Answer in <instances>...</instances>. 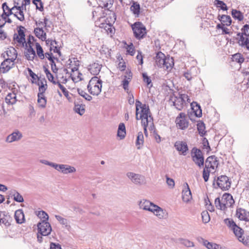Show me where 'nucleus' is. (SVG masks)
<instances>
[{
  "label": "nucleus",
  "instance_id": "f257e3e1",
  "mask_svg": "<svg viewBox=\"0 0 249 249\" xmlns=\"http://www.w3.org/2000/svg\"><path fill=\"white\" fill-rule=\"evenodd\" d=\"M136 119L137 120H141L144 135L147 137L148 136L147 129L152 130L154 126L153 118L149 106L146 104H142L137 100L136 101Z\"/></svg>",
  "mask_w": 249,
  "mask_h": 249
},
{
  "label": "nucleus",
  "instance_id": "f03ea898",
  "mask_svg": "<svg viewBox=\"0 0 249 249\" xmlns=\"http://www.w3.org/2000/svg\"><path fill=\"white\" fill-rule=\"evenodd\" d=\"M139 205L141 209L153 213L160 219L163 218L165 216V212L160 207L148 200H142Z\"/></svg>",
  "mask_w": 249,
  "mask_h": 249
},
{
  "label": "nucleus",
  "instance_id": "7ed1b4c3",
  "mask_svg": "<svg viewBox=\"0 0 249 249\" xmlns=\"http://www.w3.org/2000/svg\"><path fill=\"white\" fill-rule=\"evenodd\" d=\"M103 81L99 77L94 76L89 80L87 88L89 92L94 96L98 95L101 92Z\"/></svg>",
  "mask_w": 249,
  "mask_h": 249
},
{
  "label": "nucleus",
  "instance_id": "20e7f679",
  "mask_svg": "<svg viewBox=\"0 0 249 249\" xmlns=\"http://www.w3.org/2000/svg\"><path fill=\"white\" fill-rule=\"evenodd\" d=\"M191 156L193 161L199 168L203 166L204 159L202 152L199 149L193 148L192 150Z\"/></svg>",
  "mask_w": 249,
  "mask_h": 249
},
{
  "label": "nucleus",
  "instance_id": "39448f33",
  "mask_svg": "<svg viewBox=\"0 0 249 249\" xmlns=\"http://www.w3.org/2000/svg\"><path fill=\"white\" fill-rule=\"evenodd\" d=\"M134 36L137 39L142 38L146 34V29L140 22H135L132 25Z\"/></svg>",
  "mask_w": 249,
  "mask_h": 249
},
{
  "label": "nucleus",
  "instance_id": "423d86ee",
  "mask_svg": "<svg viewBox=\"0 0 249 249\" xmlns=\"http://www.w3.org/2000/svg\"><path fill=\"white\" fill-rule=\"evenodd\" d=\"M126 176L136 185H143L146 184V180L144 176L135 174L133 172H128Z\"/></svg>",
  "mask_w": 249,
  "mask_h": 249
},
{
  "label": "nucleus",
  "instance_id": "0eeeda50",
  "mask_svg": "<svg viewBox=\"0 0 249 249\" xmlns=\"http://www.w3.org/2000/svg\"><path fill=\"white\" fill-rule=\"evenodd\" d=\"M216 184L221 190H227L231 187V182L227 176L222 175L218 177Z\"/></svg>",
  "mask_w": 249,
  "mask_h": 249
},
{
  "label": "nucleus",
  "instance_id": "6e6552de",
  "mask_svg": "<svg viewBox=\"0 0 249 249\" xmlns=\"http://www.w3.org/2000/svg\"><path fill=\"white\" fill-rule=\"evenodd\" d=\"M37 227L38 232L43 236L49 235L52 231L51 225L47 221H41L37 224Z\"/></svg>",
  "mask_w": 249,
  "mask_h": 249
},
{
  "label": "nucleus",
  "instance_id": "1a4fd4ad",
  "mask_svg": "<svg viewBox=\"0 0 249 249\" xmlns=\"http://www.w3.org/2000/svg\"><path fill=\"white\" fill-rule=\"evenodd\" d=\"M54 169L63 174L74 173L76 171V168L74 166L69 164L56 163Z\"/></svg>",
  "mask_w": 249,
  "mask_h": 249
},
{
  "label": "nucleus",
  "instance_id": "9d476101",
  "mask_svg": "<svg viewBox=\"0 0 249 249\" xmlns=\"http://www.w3.org/2000/svg\"><path fill=\"white\" fill-rule=\"evenodd\" d=\"M169 101L178 110H182L183 107L184 103L179 95V93L177 94L173 93L171 95Z\"/></svg>",
  "mask_w": 249,
  "mask_h": 249
},
{
  "label": "nucleus",
  "instance_id": "9b49d317",
  "mask_svg": "<svg viewBox=\"0 0 249 249\" xmlns=\"http://www.w3.org/2000/svg\"><path fill=\"white\" fill-rule=\"evenodd\" d=\"M219 164L217 158L215 156H209L205 160V167L214 172Z\"/></svg>",
  "mask_w": 249,
  "mask_h": 249
},
{
  "label": "nucleus",
  "instance_id": "f8f14e48",
  "mask_svg": "<svg viewBox=\"0 0 249 249\" xmlns=\"http://www.w3.org/2000/svg\"><path fill=\"white\" fill-rule=\"evenodd\" d=\"M177 127L180 129H185L188 126V122L184 113H180L175 121Z\"/></svg>",
  "mask_w": 249,
  "mask_h": 249
},
{
  "label": "nucleus",
  "instance_id": "ddd939ff",
  "mask_svg": "<svg viewBox=\"0 0 249 249\" xmlns=\"http://www.w3.org/2000/svg\"><path fill=\"white\" fill-rule=\"evenodd\" d=\"M231 230L233 231L234 234L240 242H242L245 245H249V239H245L243 236L244 231L242 229L236 225Z\"/></svg>",
  "mask_w": 249,
  "mask_h": 249
},
{
  "label": "nucleus",
  "instance_id": "4468645a",
  "mask_svg": "<svg viewBox=\"0 0 249 249\" xmlns=\"http://www.w3.org/2000/svg\"><path fill=\"white\" fill-rule=\"evenodd\" d=\"M3 57L5 58V60L1 64L0 70L1 72L5 73L12 68L14 64V62L15 61L9 60L8 58H6L5 54H4Z\"/></svg>",
  "mask_w": 249,
  "mask_h": 249
},
{
  "label": "nucleus",
  "instance_id": "2eb2a0df",
  "mask_svg": "<svg viewBox=\"0 0 249 249\" xmlns=\"http://www.w3.org/2000/svg\"><path fill=\"white\" fill-rule=\"evenodd\" d=\"M184 188L182 192V198L184 202L187 203L192 199V194L187 182L184 184Z\"/></svg>",
  "mask_w": 249,
  "mask_h": 249
},
{
  "label": "nucleus",
  "instance_id": "dca6fc26",
  "mask_svg": "<svg viewBox=\"0 0 249 249\" xmlns=\"http://www.w3.org/2000/svg\"><path fill=\"white\" fill-rule=\"evenodd\" d=\"M28 43L29 44V46L26 45L27 49L24 52L25 56L28 60L33 61L36 56V53L35 50L31 45V44L32 43L31 41L29 40Z\"/></svg>",
  "mask_w": 249,
  "mask_h": 249
},
{
  "label": "nucleus",
  "instance_id": "f3484780",
  "mask_svg": "<svg viewBox=\"0 0 249 249\" xmlns=\"http://www.w3.org/2000/svg\"><path fill=\"white\" fill-rule=\"evenodd\" d=\"M177 150L179 151L181 154L185 156L188 150L187 143L182 141H177L174 145Z\"/></svg>",
  "mask_w": 249,
  "mask_h": 249
},
{
  "label": "nucleus",
  "instance_id": "a211bd4d",
  "mask_svg": "<svg viewBox=\"0 0 249 249\" xmlns=\"http://www.w3.org/2000/svg\"><path fill=\"white\" fill-rule=\"evenodd\" d=\"M22 137V134L21 132L17 130L7 137L6 141L7 142L11 143L14 142L19 141Z\"/></svg>",
  "mask_w": 249,
  "mask_h": 249
},
{
  "label": "nucleus",
  "instance_id": "6ab92c4d",
  "mask_svg": "<svg viewBox=\"0 0 249 249\" xmlns=\"http://www.w3.org/2000/svg\"><path fill=\"white\" fill-rule=\"evenodd\" d=\"M224 204H225L226 209L228 208L231 207L234 204V200L232 196L230 194L227 193H225L221 197Z\"/></svg>",
  "mask_w": 249,
  "mask_h": 249
},
{
  "label": "nucleus",
  "instance_id": "aec40b11",
  "mask_svg": "<svg viewBox=\"0 0 249 249\" xmlns=\"http://www.w3.org/2000/svg\"><path fill=\"white\" fill-rule=\"evenodd\" d=\"M238 36V43L242 47L247 48L249 51V40L243 33L237 34Z\"/></svg>",
  "mask_w": 249,
  "mask_h": 249
},
{
  "label": "nucleus",
  "instance_id": "412c9836",
  "mask_svg": "<svg viewBox=\"0 0 249 249\" xmlns=\"http://www.w3.org/2000/svg\"><path fill=\"white\" fill-rule=\"evenodd\" d=\"M236 216L240 220L249 221V212H247L245 209L238 208L236 210Z\"/></svg>",
  "mask_w": 249,
  "mask_h": 249
},
{
  "label": "nucleus",
  "instance_id": "4be33fe9",
  "mask_svg": "<svg viewBox=\"0 0 249 249\" xmlns=\"http://www.w3.org/2000/svg\"><path fill=\"white\" fill-rule=\"evenodd\" d=\"M5 54L6 58L9 60L15 61L17 57V52L16 50L13 47H10L6 50L3 55Z\"/></svg>",
  "mask_w": 249,
  "mask_h": 249
},
{
  "label": "nucleus",
  "instance_id": "5701e85b",
  "mask_svg": "<svg viewBox=\"0 0 249 249\" xmlns=\"http://www.w3.org/2000/svg\"><path fill=\"white\" fill-rule=\"evenodd\" d=\"M12 221V217L8 214H5L4 213H0V224H3L6 227H9L11 225Z\"/></svg>",
  "mask_w": 249,
  "mask_h": 249
},
{
  "label": "nucleus",
  "instance_id": "b1692460",
  "mask_svg": "<svg viewBox=\"0 0 249 249\" xmlns=\"http://www.w3.org/2000/svg\"><path fill=\"white\" fill-rule=\"evenodd\" d=\"M165 58L166 57L164 54L161 52H158L157 53L156 56L155 57V62L158 67L160 68L163 67V65L165 63Z\"/></svg>",
  "mask_w": 249,
  "mask_h": 249
},
{
  "label": "nucleus",
  "instance_id": "393cba45",
  "mask_svg": "<svg viewBox=\"0 0 249 249\" xmlns=\"http://www.w3.org/2000/svg\"><path fill=\"white\" fill-rule=\"evenodd\" d=\"M89 70L90 73L94 75L98 74L102 68V65L98 63H93L89 65Z\"/></svg>",
  "mask_w": 249,
  "mask_h": 249
},
{
  "label": "nucleus",
  "instance_id": "a878e982",
  "mask_svg": "<svg viewBox=\"0 0 249 249\" xmlns=\"http://www.w3.org/2000/svg\"><path fill=\"white\" fill-rule=\"evenodd\" d=\"M46 83V81L45 79L43 80L38 79L37 85L39 86V92L37 95L44 96V93L47 88Z\"/></svg>",
  "mask_w": 249,
  "mask_h": 249
},
{
  "label": "nucleus",
  "instance_id": "bb28decb",
  "mask_svg": "<svg viewBox=\"0 0 249 249\" xmlns=\"http://www.w3.org/2000/svg\"><path fill=\"white\" fill-rule=\"evenodd\" d=\"M34 33L36 36L42 41L46 39V33L43 30L42 27H37L34 29Z\"/></svg>",
  "mask_w": 249,
  "mask_h": 249
},
{
  "label": "nucleus",
  "instance_id": "cd10ccee",
  "mask_svg": "<svg viewBox=\"0 0 249 249\" xmlns=\"http://www.w3.org/2000/svg\"><path fill=\"white\" fill-rule=\"evenodd\" d=\"M132 76V73L130 71H127L124 76V79L122 81V84L124 90H128V84Z\"/></svg>",
  "mask_w": 249,
  "mask_h": 249
},
{
  "label": "nucleus",
  "instance_id": "c85d7f7f",
  "mask_svg": "<svg viewBox=\"0 0 249 249\" xmlns=\"http://www.w3.org/2000/svg\"><path fill=\"white\" fill-rule=\"evenodd\" d=\"M15 218L18 223L21 224L24 222V214L22 209H18L15 212Z\"/></svg>",
  "mask_w": 249,
  "mask_h": 249
},
{
  "label": "nucleus",
  "instance_id": "c756f323",
  "mask_svg": "<svg viewBox=\"0 0 249 249\" xmlns=\"http://www.w3.org/2000/svg\"><path fill=\"white\" fill-rule=\"evenodd\" d=\"M218 18L221 23L225 26H229L231 23V19L230 16L225 15H219Z\"/></svg>",
  "mask_w": 249,
  "mask_h": 249
},
{
  "label": "nucleus",
  "instance_id": "7c9ffc66",
  "mask_svg": "<svg viewBox=\"0 0 249 249\" xmlns=\"http://www.w3.org/2000/svg\"><path fill=\"white\" fill-rule=\"evenodd\" d=\"M17 102V96L15 92L9 93L5 97V102L8 105H14Z\"/></svg>",
  "mask_w": 249,
  "mask_h": 249
},
{
  "label": "nucleus",
  "instance_id": "2f4dec72",
  "mask_svg": "<svg viewBox=\"0 0 249 249\" xmlns=\"http://www.w3.org/2000/svg\"><path fill=\"white\" fill-rule=\"evenodd\" d=\"M73 109L76 113L80 115H82L85 112V105L82 104H80L78 102H75Z\"/></svg>",
  "mask_w": 249,
  "mask_h": 249
},
{
  "label": "nucleus",
  "instance_id": "473e14b6",
  "mask_svg": "<svg viewBox=\"0 0 249 249\" xmlns=\"http://www.w3.org/2000/svg\"><path fill=\"white\" fill-rule=\"evenodd\" d=\"M130 9L136 17L139 16L140 13V5L138 2L133 1Z\"/></svg>",
  "mask_w": 249,
  "mask_h": 249
},
{
  "label": "nucleus",
  "instance_id": "72a5a7b5",
  "mask_svg": "<svg viewBox=\"0 0 249 249\" xmlns=\"http://www.w3.org/2000/svg\"><path fill=\"white\" fill-rule=\"evenodd\" d=\"M214 204L217 209L223 211H226L227 210L226 206L225 205V204H224V202L222 198L220 199L219 197L215 198L214 201Z\"/></svg>",
  "mask_w": 249,
  "mask_h": 249
},
{
  "label": "nucleus",
  "instance_id": "f704fd0d",
  "mask_svg": "<svg viewBox=\"0 0 249 249\" xmlns=\"http://www.w3.org/2000/svg\"><path fill=\"white\" fill-rule=\"evenodd\" d=\"M144 137L142 132H139L138 133L137 140L136 142V145L137 146V148L140 149L141 148L144 142Z\"/></svg>",
  "mask_w": 249,
  "mask_h": 249
},
{
  "label": "nucleus",
  "instance_id": "c9c22d12",
  "mask_svg": "<svg viewBox=\"0 0 249 249\" xmlns=\"http://www.w3.org/2000/svg\"><path fill=\"white\" fill-rule=\"evenodd\" d=\"M13 40L15 42V43L17 42L18 43L17 45L21 47H23L25 44L26 45H27L25 38H21L20 36H17V34H15L14 35Z\"/></svg>",
  "mask_w": 249,
  "mask_h": 249
},
{
  "label": "nucleus",
  "instance_id": "e433bc0d",
  "mask_svg": "<svg viewBox=\"0 0 249 249\" xmlns=\"http://www.w3.org/2000/svg\"><path fill=\"white\" fill-rule=\"evenodd\" d=\"M126 134L125 127L124 124L121 123L118 127L117 135L121 139L125 137Z\"/></svg>",
  "mask_w": 249,
  "mask_h": 249
},
{
  "label": "nucleus",
  "instance_id": "4c0bfd02",
  "mask_svg": "<svg viewBox=\"0 0 249 249\" xmlns=\"http://www.w3.org/2000/svg\"><path fill=\"white\" fill-rule=\"evenodd\" d=\"M165 60V63L163 65V67L162 68L163 69L165 68L167 70L171 69L174 64L173 58L166 57Z\"/></svg>",
  "mask_w": 249,
  "mask_h": 249
},
{
  "label": "nucleus",
  "instance_id": "58836bf2",
  "mask_svg": "<svg viewBox=\"0 0 249 249\" xmlns=\"http://www.w3.org/2000/svg\"><path fill=\"white\" fill-rule=\"evenodd\" d=\"M36 55L41 60L44 59V53L43 50L39 43H36Z\"/></svg>",
  "mask_w": 249,
  "mask_h": 249
},
{
  "label": "nucleus",
  "instance_id": "ea45409f",
  "mask_svg": "<svg viewBox=\"0 0 249 249\" xmlns=\"http://www.w3.org/2000/svg\"><path fill=\"white\" fill-rule=\"evenodd\" d=\"M55 217L60 224L64 226L67 229L70 227L69 221L67 219L59 215H55Z\"/></svg>",
  "mask_w": 249,
  "mask_h": 249
},
{
  "label": "nucleus",
  "instance_id": "a19ab883",
  "mask_svg": "<svg viewBox=\"0 0 249 249\" xmlns=\"http://www.w3.org/2000/svg\"><path fill=\"white\" fill-rule=\"evenodd\" d=\"M232 60L238 63L240 65L243 63L245 60V58L243 55L240 53H236L232 55Z\"/></svg>",
  "mask_w": 249,
  "mask_h": 249
},
{
  "label": "nucleus",
  "instance_id": "79ce46f5",
  "mask_svg": "<svg viewBox=\"0 0 249 249\" xmlns=\"http://www.w3.org/2000/svg\"><path fill=\"white\" fill-rule=\"evenodd\" d=\"M231 15L234 18L237 19L239 21L242 20L244 18L243 14L240 11L235 9L232 10Z\"/></svg>",
  "mask_w": 249,
  "mask_h": 249
},
{
  "label": "nucleus",
  "instance_id": "37998d69",
  "mask_svg": "<svg viewBox=\"0 0 249 249\" xmlns=\"http://www.w3.org/2000/svg\"><path fill=\"white\" fill-rule=\"evenodd\" d=\"M37 102L39 107L41 108L45 107L47 104V100L45 97V96L37 95Z\"/></svg>",
  "mask_w": 249,
  "mask_h": 249
},
{
  "label": "nucleus",
  "instance_id": "c03bdc74",
  "mask_svg": "<svg viewBox=\"0 0 249 249\" xmlns=\"http://www.w3.org/2000/svg\"><path fill=\"white\" fill-rule=\"evenodd\" d=\"M197 130L199 132V133L201 135L203 136L205 134L206 131L205 124L202 122H199L197 124Z\"/></svg>",
  "mask_w": 249,
  "mask_h": 249
},
{
  "label": "nucleus",
  "instance_id": "a18cd8bd",
  "mask_svg": "<svg viewBox=\"0 0 249 249\" xmlns=\"http://www.w3.org/2000/svg\"><path fill=\"white\" fill-rule=\"evenodd\" d=\"M224 223L230 228L231 230H232L233 228H234L237 225L234 222V221L230 218H226L224 220Z\"/></svg>",
  "mask_w": 249,
  "mask_h": 249
},
{
  "label": "nucleus",
  "instance_id": "49530a36",
  "mask_svg": "<svg viewBox=\"0 0 249 249\" xmlns=\"http://www.w3.org/2000/svg\"><path fill=\"white\" fill-rule=\"evenodd\" d=\"M214 4L217 7H220L222 10H227L228 9L226 4L223 1L215 0L214 1Z\"/></svg>",
  "mask_w": 249,
  "mask_h": 249
},
{
  "label": "nucleus",
  "instance_id": "de8ad7c7",
  "mask_svg": "<svg viewBox=\"0 0 249 249\" xmlns=\"http://www.w3.org/2000/svg\"><path fill=\"white\" fill-rule=\"evenodd\" d=\"M16 12L14 13V16L16 17L20 21H23L25 20L23 11L21 10H16Z\"/></svg>",
  "mask_w": 249,
  "mask_h": 249
},
{
  "label": "nucleus",
  "instance_id": "09e8293b",
  "mask_svg": "<svg viewBox=\"0 0 249 249\" xmlns=\"http://www.w3.org/2000/svg\"><path fill=\"white\" fill-rule=\"evenodd\" d=\"M77 91L78 94L86 100L89 101L92 99V97L82 89H78Z\"/></svg>",
  "mask_w": 249,
  "mask_h": 249
},
{
  "label": "nucleus",
  "instance_id": "8fccbe9b",
  "mask_svg": "<svg viewBox=\"0 0 249 249\" xmlns=\"http://www.w3.org/2000/svg\"><path fill=\"white\" fill-rule=\"evenodd\" d=\"M204 245L208 249H219V245L209 242L207 240L204 241Z\"/></svg>",
  "mask_w": 249,
  "mask_h": 249
},
{
  "label": "nucleus",
  "instance_id": "3c124183",
  "mask_svg": "<svg viewBox=\"0 0 249 249\" xmlns=\"http://www.w3.org/2000/svg\"><path fill=\"white\" fill-rule=\"evenodd\" d=\"M82 73H81L79 71H77L76 73H75V75L70 74V76L71 77L72 80L75 82L82 80Z\"/></svg>",
  "mask_w": 249,
  "mask_h": 249
},
{
  "label": "nucleus",
  "instance_id": "603ef678",
  "mask_svg": "<svg viewBox=\"0 0 249 249\" xmlns=\"http://www.w3.org/2000/svg\"><path fill=\"white\" fill-rule=\"evenodd\" d=\"M202 221L204 223H207L210 221V217L207 211H203L201 213Z\"/></svg>",
  "mask_w": 249,
  "mask_h": 249
},
{
  "label": "nucleus",
  "instance_id": "864d4df0",
  "mask_svg": "<svg viewBox=\"0 0 249 249\" xmlns=\"http://www.w3.org/2000/svg\"><path fill=\"white\" fill-rule=\"evenodd\" d=\"M143 80L144 82L147 84L148 88H150L152 87V84L150 78L147 75L146 73H142Z\"/></svg>",
  "mask_w": 249,
  "mask_h": 249
},
{
  "label": "nucleus",
  "instance_id": "5fc2aeb1",
  "mask_svg": "<svg viewBox=\"0 0 249 249\" xmlns=\"http://www.w3.org/2000/svg\"><path fill=\"white\" fill-rule=\"evenodd\" d=\"M14 199L15 201L18 202H22L24 201L23 198L22 196L18 192L14 191L13 194Z\"/></svg>",
  "mask_w": 249,
  "mask_h": 249
},
{
  "label": "nucleus",
  "instance_id": "6e6d98bb",
  "mask_svg": "<svg viewBox=\"0 0 249 249\" xmlns=\"http://www.w3.org/2000/svg\"><path fill=\"white\" fill-rule=\"evenodd\" d=\"M213 171L212 170H209L207 168H204L203 171V178L205 182H207L209 178L210 173L211 172H213Z\"/></svg>",
  "mask_w": 249,
  "mask_h": 249
},
{
  "label": "nucleus",
  "instance_id": "4d7b16f0",
  "mask_svg": "<svg viewBox=\"0 0 249 249\" xmlns=\"http://www.w3.org/2000/svg\"><path fill=\"white\" fill-rule=\"evenodd\" d=\"M28 112H29V114H28L29 117L32 118L35 117L36 112V110H35L33 105H29V107H28Z\"/></svg>",
  "mask_w": 249,
  "mask_h": 249
},
{
  "label": "nucleus",
  "instance_id": "13d9d810",
  "mask_svg": "<svg viewBox=\"0 0 249 249\" xmlns=\"http://www.w3.org/2000/svg\"><path fill=\"white\" fill-rule=\"evenodd\" d=\"M56 84L58 85V87L60 88V89L62 90V92L63 93L65 97L68 98L69 96V91L67 90V89L65 88L64 86H63L60 82L58 81H57Z\"/></svg>",
  "mask_w": 249,
  "mask_h": 249
},
{
  "label": "nucleus",
  "instance_id": "bf43d9fd",
  "mask_svg": "<svg viewBox=\"0 0 249 249\" xmlns=\"http://www.w3.org/2000/svg\"><path fill=\"white\" fill-rule=\"evenodd\" d=\"M33 3L36 5L37 9H38L40 11L43 10V3L40 0H33Z\"/></svg>",
  "mask_w": 249,
  "mask_h": 249
},
{
  "label": "nucleus",
  "instance_id": "052dcab7",
  "mask_svg": "<svg viewBox=\"0 0 249 249\" xmlns=\"http://www.w3.org/2000/svg\"><path fill=\"white\" fill-rule=\"evenodd\" d=\"M101 27L104 28L107 33H112L114 31V29L112 28L110 24H102Z\"/></svg>",
  "mask_w": 249,
  "mask_h": 249
},
{
  "label": "nucleus",
  "instance_id": "680f3d73",
  "mask_svg": "<svg viewBox=\"0 0 249 249\" xmlns=\"http://www.w3.org/2000/svg\"><path fill=\"white\" fill-rule=\"evenodd\" d=\"M38 215L41 219H43L42 221H47L49 219L48 214L43 211L39 212Z\"/></svg>",
  "mask_w": 249,
  "mask_h": 249
},
{
  "label": "nucleus",
  "instance_id": "e2e57ef3",
  "mask_svg": "<svg viewBox=\"0 0 249 249\" xmlns=\"http://www.w3.org/2000/svg\"><path fill=\"white\" fill-rule=\"evenodd\" d=\"M180 242L181 244H183L186 247H193L194 246L193 242H191L189 240L184 239H180Z\"/></svg>",
  "mask_w": 249,
  "mask_h": 249
},
{
  "label": "nucleus",
  "instance_id": "0e129e2a",
  "mask_svg": "<svg viewBox=\"0 0 249 249\" xmlns=\"http://www.w3.org/2000/svg\"><path fill=\"white\" fill-rule=\"evenodd\" d=\"M166 183H167V185H168V186L170 188H173L175 186L174 180L172 178H171L167 176L166 177Z\"/></svg>",
  "mask_w": 249,
  "mask_h": 249
},
{
  "label": "nucleus",
  "instance_id": "69168bd1",
  "mask_svg": "<svg viewBox=\"0 0 249 249\" xmlns=\"http://www.w3.org/2000/svg\"><path fill=\"white\" fill-rule=\"evenodd\" d=\"M39 162L45 165H49L54 168L56 163L52 162L46 160H40Z\"/></svg>",
  "mask_w": 249,
  "mask_h": 249
},
{
  "label": "nucleus",
  "instance_id": "338daca9",
  "mask_svg": "<svg viewBox=\"0 0 249 249\" xmlns=\"http://www.w3.org/2000/svg\"><path fill=\"white\" fill-rule=\"evenodd\" d=\"M24 27L20 26L18 31V34H17V36H20L21 38H25V35L24 31Z\"/></svg>",
  "mask_w": 249,
  "mask_h": 249
},
{
  "label": "nucleus",
  "instance_id": "774afa93",
  "mask_svg": "<svg viewBox=\"0 0 249 249\" xmlns=\"http://www.w3.org/2000/svg\"><path fill=\"white\" fill-rule=\"evenodd\" d=\"M242 31L245 36H249V25H245L242 29Z\"/></svg>",
  "mask_w": 249,
  "mask_h": 249
}]
</instances>
